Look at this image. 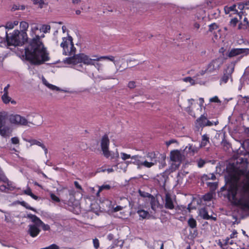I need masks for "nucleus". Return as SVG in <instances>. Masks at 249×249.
<instances>
[{
    "mask_svg": "<svg viewBox=\"0 0 249 249\" xmlns=\"http://www.w3.org/2000/svg\"><path fill=\"white\" fill-rule=\"evenodd\" d=\"M51 30V27L50 25L43 24L42 25V27L40 29L43 33H46L50 31Z\"/></svg>",
    "mask_w": 249,
    "mask_h": 249,
    "instance_id": "58836bf2",
    "label": "nucleus"
},
{
    "mask_svg": "<svg viewBox=\"0 0 249 249\" xmlns=\"http://www.w3.org/2000/svg\"><path fill=\"white\" fill-rule=\"evenodd\" d=\"M93 246L95 249H98L99 248V241L97 238H95L93 239Z\"/></svg>",
    "mask_w": 249,
    "mask_h": 249,
    "instance_id": "de8ad7c7",
    "label": "nucleus"
},
{
    "mask_svg": "<svg viewBox=\"0 0 249 249\" xmlns=\"http://www.w3.org/2000/svg\"><path fill=\"white\" fill-rule=\"evenodd\" d=\"M86 55L83 53H80L76 54V55H74L73 56L65 58L63 62L65 64H71L72 65L73 68L79 71H83L84 70L83 66L82 63L87 65H94L95 64H88L84 62L83 59L81 58L82 57V55Z\"/></svg>",
    "mask_w": 249,
    "mask_h": 249,
    "instance_id": "7ed1b4c3",
    "label": "nucleus"
},
{
    "mask_svg": "<svg viewBox=\"0 0 249 249\" xmlns=\"http://www.w3.org/2000/svg\"><path fill=\"white\" fill-rule=\"evenodd\" d=\"M199 215L201 218H215L208 214V211L206 208H202L199 209Z\"/></svg>",
    "mask_w": 249,
    "mask_h": 249,
    "instance_id": "5701e85b",
    "label": "nucleus"
},
{
    "mask_svg": "<svg viewBox=\"0 0 249 249\" xmlns=\"http://www.w3.org/2000/svg\"><path fill=\"white\" fill-rule=\"evenodd\" d=\"M237 4H234L232 5H227L224 7V11L226 14H229L230 16L232 15L237 14L239 17V19H241L243 13L242 12H238L236 9Z\"/></svg>",
    "mask_w": 249,
    "mask_h": 249,
    "instance_id": "f8f14e48",
    "label": "nucleus"
},
{
    "mask_svg": "<svg viewBox=\"0 0 249 249\" xmlns=\"http://www.w3.org/2000/svg\"><path fill=\"white\" fill-rule=\"evenodd\" d=\"M188 224L191 228L194 229L196 228V222L195 220V219H189L188 221Z\"/></svg>",
    "mask_w": 249,
    "mask_h": 249,
    "instance_id": "72a5a7b5",
    "label": "nucleus"
},
{
    "mask_svg": "<svg viewBox=\"0 0 249 249\" xmlns=\"http://www.w3.org/2000/svg\"><path fill=\"white\" fill-rule=\"evenodd\" d=\"M249 54V48H232L226 54L227 56L229 58L239 56L240 59L244 56Z\"/></svg>",
    "mask_w": 249,
    "mask_h": 249,
    "instance_id": "6e6552de",
    "label": "nucleus"
},
{
    "mask_svg": "<svg viewBox=\"0 0 249 249\" xmlns=\"http://www.w3.org/2000/svg\"><path fill=\"white\" fill-rule=\"evenodd\" d=\"M213 197V195L212 193H208L205 195H203L202 197V199L205 201H210Z\"/></svg>",
    "mask_w": 249,
    "mask_h": 249,
    "instance_id": "f704fd0d",
    "label": "nucleus"
},
{
    "mask_svg": "<svg viewBox=\"0 0 249 249\" xmlns=\"http://www.w3.org/2000/svg\"><path fill=\"white\" fill-rule=\"evenodd\" d=\"M50 196L52 200H53L54 202H59L60 201L59 198L54 194H51Z\"/></svg>",
    "mask_w": 249,
    "mask_h": 249,
    "instance_id": "8fccbe9b",
    "label": "nucleus"
},
{
    "mask_svg": "<svg viewBox=\"0 0 249 249\" xmlns=\"http://www.w3.org/2000/svg\"><path fill=\"white\" fill-rule=\"evenodd\" d=\"M136 87L135 82L134 81H130L128 83V87L130 89H134Z\"/></svg>",
    "mask_w": 249,
    "mask_h": 249,
    "instance_id": "4d7b16f0",
    "label": "nucleus"
},
{
    "mask_svg": "<svg viewBox=\"0 0 249 249\" xmlns=\"http://www.w3.org/2000/svg\"><path fill=\"white\" fill-rule=\"evenodd\" d=\"M210 101L211 102L217 103V102H218L219 101V99H218L217 97L215 96L214 97L211 98L210 99Z\"/></svg>",
    "mask_w": 249,
    "mask_h": 249,
    "instance_id": "0e129e2a",
    "label": "nucleus"
},
{
    "mask_svg": "<svg viewBox=\"0 0 249 249\" xmlns=\"http://www.w3.org/2000/svg\"><path fill=\"white\" fill-rule=\"evenodd\" d=\"M9 121L12 124L17 125H27L28 122L24 117L19 114H11L9 116Z\"/></svg>",
    "mask_w": 249,
    "mask_h": 249,
    "instance_id": "1a4fd4ad",
    "label": "nucleus"
},
{
    "mask_svg": "<svg viewBox=\"0 0 249 249\" xmlns=\"http://www.w3.org/2000/svg\"><path fill=\"white\" fill-rule=\"evenodd\" d=\"M143 157L144 159L147 158L149 160V161H148V163L151 164L149 166H146V168H150L154 165H156L157 163V160H156V154L155 152H148Z\"/></svg>",
    "mask_w": 249,
    "mask_h": 249,
    "instance_id": "2eb2a0df",
    "label": "nucleus"
},
{
    "mask_svg": "<svg viewBox=\"0 0 249 249\" xmlns=\"http://www.w3.org/2000/svg\"><path fill=\"white\" fill-rule=\"evenodd\" d=\"M14 27V25L13 24V22H7L5 27V29L6 30V29H13V28Z\"/></svg>",
    "mask_w": 249,
    "mask_h": 249,
    "instance_id": "864d4df0",
    "label": "nucleus"
},
{
    "mask_svg": "<svg viewBox=\"0 0 249 249\" xmlns=\"http://www.w3.org/2000/svg\"><path fill=\"white\" fill-rule=\"evenodd\" d=\"M40 232L39 228L35 225H29L28 232L30 236L35 237L37 236Z\"/></svg>",
    "mask_w": 249,
    "mask_h": 249,
    "instance_id": "a211bd4d",
    "label": "nucleus"
},
{
    "mask_svg": "<svg viewBox=\"0 0 249 249\" xmlns=\"http://www.w3.org/2000/svg\"><path fill=\"white\" fill-rule=\"evenodd\" d=\"M215 179L216 177L213 173L210 174L209 175L204 174L201 177V179L202 181H207L210 179L215 180Z\"/></svg>",
    "mask_w": 249,
    "mask_h": 249,
    "instance_id": "cd10ccee",
    "label": "nucleus"
},
{
    "mask_svg": "<svg viewBox=\"0 0 249 249\" xmlns=\"http://www.w3.org/2000/svg\"><path fill=\"white\" fill-rule=\"evenodd\" d=\"M131 160H133V164L137 166V168L140 169L142 167L146 168V166H149L151 164L148 163L147 160H144V157L139 155L132 156Z\"/></svg>",
    "mask_w": 249,
    "mask_h": 249,
    "instance_id": "9d476101",
    "label": "nucleus"
},
{
    "mask_svg": "<svg viewBox=\"0 0 249 249\" xmlns=\"http://www.w3.org/2000/svg\"><path fill=\"white\" fill-rule=\"evenodd\" d=\"M2 102L5 104H8L10 101L11 98L8 96V94H3L1 96Z\"/></svg>",
    "mask_w": 249,
    "mask_h": 249,
    "instance_id": "473e14b6",
    "label": "nucleus"
},
{
    "mask_svg": "<svg viewBox=\"0 0 249 249\" xmlns=\"http://www.w3.org/2000/svg\"><path fill=\"white\" fill-rule=\"evenodd\" d=\"M233 67H228L227 69L225 71L224 74L221 79V83L223 82L226 83L228 80L231 77V74L233 72Z\"/></svg>",
    "mask_w": 249,
    "mask_h": 249,
    "instance_id": "dca6fc26",
    "label": "nucleus"
},
{
    "mask_svg": "<svg viewBox=\"0 0 249 249\" xmlns=\"http://www.w3.org/2000/svg\"><path fill=\"white\" fill-rule=\"evenodd\" d=\"M11 141L12 143L14 144H18L19 142V140L18 138L17 137H14L12 138Z\"/></svg>",
    "mask_w": 249,
    "mask_h": 249,
    "instance_id": "603ef678",
    "label": "nucleus"
},
{
    "mask_svg": "<svg viewBox=\"0 0 249 249\" xmlns=\"http://www.w3.org/2000/svg\"><path fill=\"white\" fill-rule=\"evenodd\" d=\"M218 124V121L216 120L215 121H210L209 120H207L206 126H211L213 125H216Z\"/></svg>",
    "mask_w": 249,
    "mask_h": 249,
    "instance_id": "37998d69",
    "label": "nucleus"
},
{
    "mask_svg": "<svg viewBox=\"0 0 249 249\" xmlns=\"http://www.w3.org/2000/svg\"><path fill=\"white\" fill-rule=\"evenodd\" d=\"M6 113L4 112H0V128L2 127L5 124Z\"/></svg>",
    "mask_w": 249,
    "mask_h": 249,
    "instance_id": "c85d7f7f",
    "label": "nucleus"
},
{
    "mask_svg": "<svg viewBox=\"0 0 249 249\" xmlns=\"http://www.w3.org/2000/svg\"><path fill=\"white\" fill-rule=\"evenodd\" d=\"M170 159L174 162L172 164V167L174 170L177 169L181 163L184 155L178 150H173L170 152Z\"/></svg>",
    "mask_w": 249,
    "mask_h": 249,
    "instance_id": "39448f33",
    "label": "nucleus"
},
{
    "mask_svg": "<svg viewBox=\"0 0 249 249\" xmlns=\"http://www.w3.org/2000/svg\"><path fill=\"white\" fill-rule=\"evenodd\" d=\"M222 64L219 58L213 60L208 65L206 71L212 72L214 71L218 70L220 65Z\"/></svg>",
    "mask_w": 249,
    "mask_h": 249,
    "instance_id": "4468645a",
    "label": "nucleus"
},
{
    "mask_svg": "<svg viewBox=\"0 0 249 249\" xmlns=\"http://www.w3.org/2000/svg\"><path fill=\"white\" fill-rule=\"evenodd\" d=\"M6 181H7V180L6 181ZM7 190H11L12 191V190H14L15 189V187L13 184L12 182L8 181V180H7Z\"/></svg>",
    "mask_w": 249,
    "mask_h": 249,
    "instance_id": "09e8293b",
    "label": "nucleus"
},
{
    "mask_svg": "<svg viewBox=\"0 0 249 249\" xmlns=\"http://www.w3.org/2000/svg\"><path fill=\"white\" fill-rule=\"evenodd\" d=\"M137 213L141 218H146L149 215L148 211L139 208L138 209Z\"/></svg>",
    "mask_w": 249,
    "mask_h": 249,
    "instance_id": "bb28decb",
    "label": "nucleus"
},
{
    "mask_svg": "<svg viewBox=\"0 0 249 249\" xmlns=\"http://www.w3.org/2000/svg\"><path fill=\"white\" fill-rule=\"evenodd\" d=\"M82 57L81 58L83 59V61L84 63L88 64H95V61H100L102 59H107L110 60L114 63L115 64V61L114 59V57L112 55L108 56H102L100 57H98L97 55L93 56L94 58H90L87 55H82Z\"/></svg>",
    "mask_w": 249,
    "mask_h": 249,
    "instance_id": "0eeeda50",
    "label": "nucleus"
},
{
    "mask_svg": "<svg viewBox=\"0 0 249 249\" xmlns=\"http://www.w3.org/2000/svg\"><path fill=\"white\" fill-rule=\"evenodd\" d=\"M111 188V186L108 184H103L101 186H99V189L98 192L96 193L97 196H99L100 192L103 191V190H109Z\"/></svg>",
    "mask_w": 249,
    "mask_h": 249,
    "instance_id": "7c9ffc66",
    "label": "nucleus"
},
{
    "mask_svg": "<svg viewBox=\"0 0 249 249\" xmlns=\"http://www.w3.org/2000/svg\"><path fill=\"white\" fill-rule=\"evenodd\" d=\"M247 27L242 22H240L238 25V30H241L242 29H246Z\"/></svg>",
    "mask_w": 249,
    "mask_h": 249,
    "instance_id": "13d9d810",
    "label": "nucleus"
},
{
    "mask_svg": "<svg viewBox=\"0 0 249 249\" xmlns=\"http://www.w3.org/2000/svg\"><path fill=\"white\" fill-rule=\"evenodd\" d=\"M120 155L121 156V158L124 160H127L128 159H131V158H132V156H131L130 155L126 154L124 152H121L120 153Z\"/></svg>",
    "mask_w": 249,
    "mask_h": 249,
    "instance_id": "79ce46f5",
    "label": "nucleus"
},
{
    "mask_svg": "<svg viewBox=\"0 0 249 249\" xmlns=\"http://www.w3.org/2000/svg\"><path fill=\"white\" fill-rule=\"evenodd\" d=\"M10 134V128L8 126H3L0 128V135L5 138L9 137Z\"/></svg>",
    "mask_w": 249,
    "mask_h": 249,
    "instance_id": "4be33fe9",
    "label": "nucleus"
},
{
    "mask_svg": "<svg viewBox=\"0 0 249 249\" xmlns=\"http://www.w3.org/2000/svg\"><path fill=\"white\" fill-rule=\"evenodd\" d=\"M230 239H231V238H230L229 237H227L224 240V245H227L228 244L232 245L233 244L232 241H230Z\"/></svg>",
    "mask_w": 249,
    "mask_h": 249,
    "instance_id": "5fc2aeb1",
    "label": "nucleus"
},
{
    "mask_svg": "<svg viewBox=\"0 0 249 249\" xmlns=\"http://www.w3.org/2000/svg\"><path fill=\"white\" fill-rule=\"evenodd\" d=\"M60 46L63 48V55L72 56L76 55L75 54L76 49L74 46L72 38L71 36L63 37Z\"/></svg>",
    "mask_w": 249,
    "mask_h": 249,
    "instance_id": "20e7f679",
    "label": "nucleus"
},
{
    "mask_svg": "<svg viewBox=\"0 0 249 249\" xmlns=\"http://www.w3.org/2000/svg\"><path fill=\"white\" fill-rule=\"evenodd\" d=\"M219 28L218 25L215 23H213L209 25V31L212 32L213 30H217Z\"/></svg>",
    "mask_w": 249,
    "mask_h": 249,
    "instance_id": "4c0bfd02",
    "label": "nucleus"
},
{
    "mask_svg": "<svg viewBox=\"0 0 249 249\" xmlns=\"http://www.w3.org/2000/svg\"><path fill=\"white\" fill-rule=\"evenodd\" d=\"M32 222L36 225L41 226L43 230L44 231H48L50 230V226L48 225H45L40 219H32Z\"/></svg>",
    "mask_w": 249,
    "mask_h": 249,
    "instance_id": "412c9836",
    "label": "nucleus"
},
{
    "mask_svg": "<svg viewBox=\"0 0 249 249\" xmlns=\"http://www.w3.org/2000/svg\"><path fill=\"white\" fill-rule=\"evenodd\" d=\"M24 193L27 195L30 196L32 192L30 188L28 187L26 190L24 191Z\"/></svg>",
    "mask_w": 249,
    "mask_h": 249,
    "instance_id": "680f3d73",
    "label": "nucleus"
},
{
    "mask_svg": "<svg viewBox=\"0 0 249 249\" xmlns=\"http://www.w3.org/2000/svg\"><path fill=\"white\" fill-rule=\"evenodd\" d=\"M6 40L8 46H22L27 40L26 32L14 30L11 36H9L7 31H5Z\"/></svg>",
    "mask_w": 249,
    "mask_h": 249,
    "instance_id": "f03ea898",
    "label": "nucleus"
},
{
    "mask_svg": "<svg viewBox=\"0 0 249 249\" xmlns=\"http://www.w3.org/2000/svg\"><path fill=\"white\" fill-rule=\"evenodd\" d=\"M150 204L151 206V208L152 210L156 212L157 209L159 208L160 206V203L158 199L153 196H152L149 198Z\"/></svg>",
    "mask_w": 249,
    "mask_h": 249,
    "instance_id": "6ab92c4d",
    "label": "nucleus"
},
{
    "mask_svg": "<svg viewBox=\"0 0 249 249\" xmlns=\"http://www.w3.org/2000/svg\"><path fill=\"white\" fill-rule=\"evenodd\" d=\"M0 180L4 182H6L7 178L4 176L3 174L0 175Z\"/></svg>",
    "mask_w": 249,
    "mask_h": 249,
    "instance_id": "338daca9",
    "label": "nucleus"
},
{
    "mask_svg": "<svg viewBox=\"0 0 249 249\" xmlns=\"http://www.w3.org/2000/svg\"><path fill=\"white\" fill-rule=\"evenodd\" d=\"M7 190V188L6 185H2L0 186V190L1 192H6Z\"/></svg>",
    "mask_w": 249,
    "mask_h": 249,
    "instance_id": "774afa93",
    "label": "nucleus"
},
{
    "mask_svg": "<svg viewBox=\"0 0 249 249\" xmlns=\"http://www.w3.org/2000/svg\"><path fill=\"white\" fill-rule=\"evenodd\" d=\"M12 9L14 10H23L25 9V6L24 5L15 4L13 5Z\"/></svg>",
    "mask_w": 249,
    "mask_h": 249,
    "instance_id": "a19ab883",
    "label": "nucleus"
},
{
    "mask_svg": "<svg viewBox=\"0 0 249 249\" xmlns=\"http://www.w3.org/2000/svg\"><path fill=\"white\" fill-rule=\"evenodd\" d=\"M123 207L121 206H117L115 208H113L112 212H116L119 211H121L123 209Z\"/></svg>",
    "mask_w": 249,
    "mask_h": 249,
    "instance_id": "052dcab7",
    "label": "nucleus"
},
{
    "mask_svg": "<svg viewBox=\"0 0 249 249\" xmlns=\"http://www.w3.org/2000/svg\"><path fill=\"white\" fill-rule=\"evenodd\" d=\"M139 193L140 196H141L142 197H144V198L147 197L149 199L153 196L148 193H147V192H145L144 191H142L141 190H139Z\"/></svg>",
    "mask_w": 249,
    "mask_h": 249,
    "instance_id": "c9c22d12",
    "label": "nucleus"
},
{
    "mask_svg": "<svg viewBox=\"0 0 249 249\" xmlns=\"http://www.w3.org/2000/svg\"><path fill=\"white\" fill-rule=\"evenodd\" d=\"M46 86L52 90H57V91L60 90V89L59 87H57L56 86L52 85L50 83H47V85H46Z\"/></svg>",
    "mask_w": 249,
    "mask_h": 249,
    "instance_id": "ea45409f",
    "label": "nucleus"
},
{
    "mask_svg": "<svg viewBox=\"0 0 249 249\" xmlns=\"http://www.w3.org/2000/svg\"><path fill=\"white\" fill-rule=\"evenodd\" d=\"M191 203H189L188 205V207H186L184 206H178L175 210L176 213L178 214H181L184 215V216H180L179 218H185L186 216H189V218H193V215L192 214L193 210H196L195 207H191Z\"/></svg>",
    "mask_w": 249,
    "mask_h": 249,
    "instance_id": "423d86ee",
    "label": "nucleus"
},
{
    "mask_svg": "<svg viewBox=\"0 0 249 249\" xmlns=\"http://www.w3.org/2000/svg\"><path fill=\"white\" fill-rule=\"evenodd\" d=\"M109 140L107 135H104L101 140V146L103 154L107 158L110 156V152L108 150Z\"/></svg>",
    "mask_w": 249,
    "mask_h": 249,
    "instance_id": "9b49d317",
    "label": "nucleus"
},
{
    "mask_svg": "<svg viewBox=\"0 0 249 249\" xmlns=\"http://www.w3.org/2000/svg\"><path fill=\"white\" fill-rule=\"evenodd\" d=\"M183 81L186 82H189L192 85L195 84V80L192 79L191 77H186L183 78Z\"/></svg>",
    "mask_w": 249,
    "mask_h": 249,
    "instance_id": "a18cd8bd",
    "label": "nucleus"
},
{
    "mask_svg": "<svg viewBox=\"0 0 249 249\" xmlns=\"http://www.w3.org/2000/svg\"><path fill=\"white\" fill-rule=\"evenodd\" d=\"M210 142L209 137L207 134H204L202 136L201 142L200 143L201 147H205L206 145Z\"/></svg>",
    "mask_w": 249,
    "mask_h": 249,
    "instance_id": "a878e982",
    "label": "nucleus"
},
{
    "mask_svg": "<svg viewBox=\"0 0 249 249\" xmlns=\"http://www.w3.org/2000/svg\"><path fill=\"white\" fill-rule=\"evenodd\" d=\"M237 232L236 230H234L230 234V238H234L237 237Z\"/></svg>",
    "mask_w": 249,
    "mask_h": 249,
    "instance_id": "bf43d9fd",
    "label": "nucleus"
},
{
    "mask_svg": "<svg viewBox=\"0 0 249 249\" xmlns=\"http://www.w3.org/2000/svg\"><path fill=\"white\" fill-rule=\"evenodd\" d=\"M207 120V116L204 114L201 115L196 121L197 126L202 128L206 127Z\"/></svg>",
    "mask_w": 249,
    "mask_h": 249,
    "instance_id": "f3484780",
    "label": "nucleus"
},
{
    "mask_svg": "<svg viewBox=\"0 0 249 249\" xmlns=\"http://www.w3.org/2000/svg\"><path fill=\"white\" fill-rule=\"evenodd\" d=\"M204 11L202 10L200 11L199 12L197 13L195 15L194 18V20L197 21L198 22H200L201 23H203V19L204 18V14H202Z\"/></svg>",
    "mask_w": 249,
    "mask_h": 249,
    "instance_id": "393cba45",
    "label": "nucleus"
},
{
    "mask_svg": "<svg viewBox=\"0 0 249 249\" xmlns=\"http://www.w3.org/2000/svg\"><path fill=\"white\" fill-rule=\"evenodd\" d=\"M25 54L26 59L36 65H41L50 59L49 53L38 35L36 36L25 48Z\"/></svg>",
    "mask_w": 249,
    "mask_h": 249,
    "instance_id": "f257e3e1",
    "label": "nucleus"
},
{
    "mask_svg": "<svg viewBox=\"0 0 249 249\" xmlns=\"http://www.w3.org/2000/svg\"><path fill=\"white\" fill-rule=\"evenodd\" d=\"M201 23L198 22L197 21L193 20V21L192 23V25L194 29L198 30L200 26Z\"/></svg>",
    "mask_w": 249,
    "mask_h": 249,
    "instance_id": "c03bdc74",
    "label": "nucleus"
},
{
    "mask_svg": "<svg viewBox=\"0 0 249 249\" xmlns=\"http://www.w3.org/2000/svg\"><path fill=\"white\" fill-rule=\"evenodd\" d=\"M205 163V161L202 159H199L197 161V165L199 167H202Z\"/></svg>",
    "mask_w": 249,
    "mask_h": 249,
    "instance_id": "6e6d98bb",
    "label": "nucleus"
},
{
    "mask_svg": "<svg viewBox=\"0 0 249 249\" xmlns=\"http://www.w3.org/2000/svg\"><path fill=\"white\" fill-rule=\"evenodd\" d=\"M40 249H59V247L57 245L53 244L48 247L41 248Z\"/></svg>",
    "mask_w": 249,
    "mask_h": 249,
    "instance_id": "49530a36",
    "label": "nucleus"
},
{
    "mask_svg": "<svg viewBox=\"0 0 249 249\" xmlns=\"http://www.w3.org/2000/svg\"><path fill=\"white\" fill-rule=\"evenodd\" d=\"M239 22L237 18H231L228 26L225 27L224 30L229 34H233L235 32L236 26Z\"/></svg>",
    "mask_w": 249,
    "mask_h": 249,
    "instance_id": "ddd939ff",
    "label": "nucleus"
},
{
    "mask_svg": "<svg viewBox=\"0 0 249 249\" xmlns=\"http://www.w3.org/2000/svg\"><path fill=\"white\" fill-rule=\"evenodd\" d=\"M29 24L27 22L24 21L20 22V27L21 29V31L20 32L24 31L26 32V31L27 30Z\"/></svg>",
    "mask_w": 249,
    "mask_h": 249,
    "instance_id": "2f4dec72",
    "label": "nucleus"
},
{
    "mask_svg": "<svg viewBox=\"0 0 249 249\" xmlns=\"http://www.w3.org/2000/svg\"><path fill=\"white\" fill-rule=\"evenodd\" d=\"M33 3L35 5H38L40 8H42L45 4L44 0H33Z\"/></svg>",
    "mask_w": 249,
    "mask_h": 249,
    "instance_id": "e433bc0d",
    "label": "nucleus"
},
{
    "mask_svg": "<svg viewBox=\"0 0 249 249\" xmlns=\"http://www.w3.org/2000/svg\"><path fill=\"white\" fill-rule=\"evenodd\" d=\"M20 204L25 207V208H26L27 209H29V210H34V209L29 206V205L26 202L23 201H21V202H20Z\"/></svg>",
    "mask_w": 249,
    "mask_h": 249,
    "instance_id": "3c124183",
    "label": "nucleus"
},
{
    "mask_svg": "<svg viewBox=\"0 0 249 249\" xmlns=\"http://www.w3.org/2000/svg\"><path fill=\"white\" fill-rule=\"evenodd\" d=\"M74 184L75 187L79 190H82L81 186L79 184V183L77 181H75L74 182Z\"/></svg>",
    "mask_w": 249,
    "mask_h": 249,
    "instance_id": "69168bd1",
    "label": "nucleus"
},
{
    "mask_svg": "<svg viewBox=\"0 0 249 249\" xmlns=\"http://www.w3.org/2000/svg\"><path fill=\"white\" fill-rule=\"evenodd\" d=\"M243 23L244 24V25H245V26L247 27H249V21L248 19L247 18H246L245 17L244 18V19H243Z\"/></svg>",
    "mask_w": 249,
    "mask_h": 249,
    "instance_id": "e2e57ef3",
    "label": "nucleus"
},
{
    "mask_svg": "<svg viewBox=\"0 0 249 249\" xmlns=\"http://www.w3.org/2000/svg\"><path fill=\"white\" fill-rule=\"evenodd\" d=\"M165 207L166 208L171 210L174 208L173 200L168 194H166L165 196Z\"/></svg>",
    "mask_w": 249,
    "mask_h": 249,
    "instance_id": "aec40b11",
    "label": "nucleus"
},
{
    "mask_svg": "<svg viewBox=\"0 0 249 249\" xmlns=\"http://www.w3.org/2000/svg\"><path fill=\"white\" fill-rule=\"evenodd\" d=\"M23 140L25 142H29L31 146L34 145H36L40 147H41L42 146H43V143L35 139H27L24 138Z\"/></svg>",
    "mask_w": 249,
    "mask_h": 249,
    "instance_id": "b1692460",
    "label": "nucleus"
},
{
    "mask_svg": "<svg viewBox=\"0 0 249 249\" xmlns=\"http://www.w3.org/2000/svg\"><path fill=\"white\" fill-rule=\"evenodd\" d=\"M206 184L208 187H209L210 189L212 191H215L218 186L217 182H207Z\"/></svg>",
    "mask_w": 249,
    "mask_h": 249,
    "instance_id": "c756f323",
    "label": "nucleus"
}]
</instances>
